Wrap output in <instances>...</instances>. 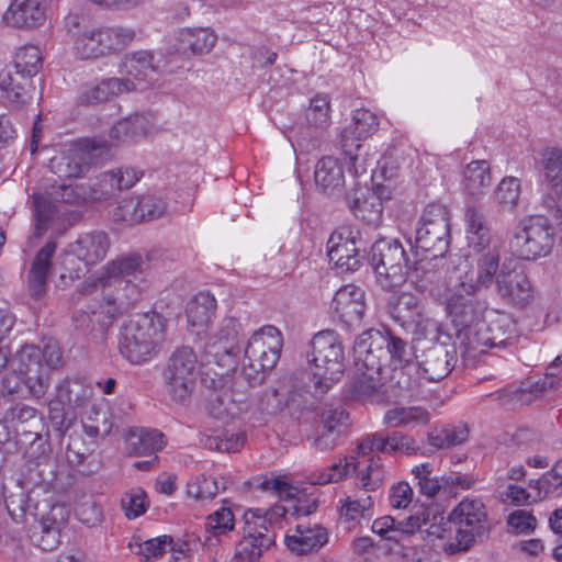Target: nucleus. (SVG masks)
<instances>
[{
  "mask_svg": "<svg viewBox=\"0 0 562 562\" xmlns=\"http://www.w3.org/2000/svg\"><path fill=\"white\" fill-rule=\"evenodd\" d=\"M314 179L317 187L326 193H333L344 187L345 177L341 166L334 157H323L315 166Z\"/></svg>",
  "mask_w": 562,
  "mask_h": 562,
  "instance_id": "obj_36",
  "label": "nucleus"
},
{
  "mask_svg": "<svg viewBox=\"0 0 562 562\" xmlns=\"http://www.w3.org/2000/svg\"><path fill=\"white\" fill-rule=\"evenodd\" d=\"M271 543V536L246 525L245 535L235 548L234 562H258Z\"/></svg>",
  "mask_w": 562,
  "mask_h": 562,
  "instance_id": "obj_33",
  "label": "nucleus"
},
{
  "mask_svg": "<svg viewBox=\"0 0 562 562\" xmlns=\"http://www.w3.org/2000/svg\"><path fill=\"white\" fill-rule=\"evenodd\" d=\"M109 247L108 235L103 232H90L79 235L65 250L64 266L69 270V277L79 278L81 272L80 269H76L72 274L71 269L67 267L69 261H71V257L83 262L86 267H90L105 258Z\"/></svg>",
  "mask_w": 562,
  "mask_h": 562,
  "instance_id": "obj_18",
  "label": "nucleus"
},
{
  "mask_svg": "<svg viewBox=\"0 0 562 562\" xmlns=\"http://www.w3.org/2000/svg\"><path fill=\"white\" fill-rule=\"evenodd\" d=\"M328 542L327 530L318 524H297L289 528L284 536L286 548L296 554L318 550Z\"/></svg>",
  "mask_w": 562,
  "mask_h": 562,
  "instance_id": "obj_22",
  "label": "nucleus"
},
{
  "mask_svg": "<svg viewBox=\"0 0 562 562\" xmlns=\"http://www.w3.org/2000/svg\"><path fill=\"white\" fill-rule=\"evenodd\" d=\"M200 370L194 349L177 347L170 355L164 371L167 392L175 402H184L192 393Z\"/></svg>",
  "mask_w": 562,
  "mask_h": 562,
  "instance_id": "obj_10",
  "label": "nucleus"
},
{
  "mask_svg": "<svg viewBox=\"0 0 562 562\" xmlns=\"http://www.w3.org/2000/svg\"><path fill=\"white\" fill-rule=\"evenodd\" d=\"M282 346L279 329L274 326H263L248 340L244 368L248 366L256 373L273 369L280 358Z\"/></svg>",
  "mask_w": 562,
  "mask_h": 562,
  "instance_id": "obj_12",
  "label": "nucleus"
},
{
  "mask_svg": "<svg viewBox=\"0 0 562 562\" xmlns=\"http://www.w3.org/2000/svg\"><path fill=\"white\" fill-rule=\"evenodd\" d=\"M56 251V243L47 241L35 255L27 272V286L34 299L46 292L47 279L52 270V260Z\"/></svg>",
  "mask_w": 562,
  "mask_h": 562,
  "instance_id": "obj_29",
  "label": "nucleus"
},
{
  "mask_svg": "<svg viewBox=\"0 0 562 562\" xmlns=\"http://www.w3.org/2000/svg\"><path fill=\"white\" fill-rule=\"evenodd\" d=\"M486 328L492 337V344H494L495 347H506L517 338L516 323L506 314L496 316L486 324Z\"/></svg>",
  "mask_w": 562,
  "mask_h": 562,
  "instance_id": "obj_49",
  "label": "nucleus"
},
{
  "mask_svg": "<svg viewBox=\"0 0 562 562\" xmlns=\"http://www.w3.org/2000/svg\"><path fill=\"white\" fill-rule=\"evenodd\" d=\"M450 237V213L441 204H429L416 229V245L434 257L441 256L448 249Z\"/></svg>",
  "mask_w": 562,
  "mask_h": 562,
  "instance_id": "obj_11",
  "label": "nucleus"
},
{
  "mask_svg": "<svg viewBox=\"0 0 562 562\" xmlns=\"http://www.w3.org/2000/svg\"><path fill=\"white\" fill-rule=\"evenodd\" d=\"M35 491L27 496L21 494L18 499L13 496L5 501L9 515L15 522L26 521V516L38 518L41 536L35 539L36 544L44 551H50L59 543L60 528L68 519V510L64 505L47 502L33 503Z\"/></svg>",
  "mask_w": 562,
  "mask_h": 562,
  "instance_id": "obj_6",
  "label": "nucleus"
},
{
  "mask_svg": "<svg viewBox=\"0 0 562 562\" xmlns=\"http://www.w3.org/2000/svg\"><path fill=\"white\" fill-rule=\"evenodd\" d=\"M239 334V323L234 317H224L212 331L202 338H206V349L217 348L216 352L223 351L229 353L234 347V342Z\"/></svg>",
  "mask_w": 562,
  "mask_h": 562,
  "instance_id": "obj_37",
  "label": "nucleus"
},
{
  "mask_svg": "<svg viewBox=\"0 0 562 562\" xmlns=\"http://www.w3.org/2000/svg\"><path fill=\"white\" fill-rule=\"evenodd\" d=\"M389 259L397 260L389 268V288H400L408 281L412 268L408 267V258L397 239L389 244Z\"/></svg>",
  "mask_w": 562,
  "mask_h": 562,
  "instance_id": "obj_44",
  "label": "nucleus"
},
{
  "mask_svg": "<svg viewBox=\"0 0 562 562\" xmlns=\"http://www.w3.org/2000/svg\"><path fill=\"white\" fill-rule=\"evenodd\" d=\"M120 314H122V304L111 294H104L89 307L88 312L78 313L74 319L82 330H93L95 323L103 329Z\"/></svg>",
  "mask_w": 562,
  "mask_h": 562,
  "instance_id": "obj_26",
  "label": "nucleus"
},
{
  "mask_svg": "<svg viewBox=\"0 0 562 562\" xmlns=\"http://www.w3.org/2000/svg\"><path fill=\"white\" fill-rule=\"evenodd\" d=\"M31 81L24 76L5 71L0 74V102L10 109H21L30 102Z\"/></svg>",
  "mask_w": 562,
  "mask_h": 562,
  "instance_id": "obj_31",
  "label": "nucleus"
},
{
  "mask_svg": "<svg viewBox=\"0 0 562 562\" xmlns=\"http://www.w3.org/2000/svg\"><path fill=\"white\" fill-rule=\"evenodd\" d=\"M454 537L447 541L443 551L456 554L470 550L477 538L488 531L487 512L480 498L464 497L451 512Z\"/></svg>",
  "mask_w": 562,
  "mask_h": 562,
  "instance_id": "obj_8",
  "label": "nucleus"
},
{
  "mask_svg": "<svg viewBox=\"0 0 562 562\" xmlns=\"http://www.w3.org/2000/svg\"><path fill=\"white\" fill-rule=\"evenodd\" d=\"M131 452L139 456H149L160 451L166 446L162 432L153 429L140 431L139 435H133L130 439Z\"/></svg>",
  "mask_w": 562,
  "mask_h": 562,
  "instance_id": "obj_52",
  "label": "nucleus"
},
{
  "mask_svg": "<svg viewBox=\"0 0 562 562\" xmlns=\"http://www.w3.org/2000/svg\"><path fill=\"white\" fill-rule=\"evenodd\" d=\"M391 340V362L392 373L389 381L400 389L413 387L411 373L416 370L415 364L411 362L412 353L407 350V344L401 338L394 337L389 333Z\"/></svg>",
  "mask_w": 562,
  "mask_h": 562,
  "instance_id": "obj_30",
  "label": "nucleus"
},
{
  "mask_svg": "<svg viewBox=\"0 0 562 562\" xmlns=\"http://www.w3.org/2000/svg\"><path fill=\"white\" fill-rule=\"evenodd\" d=\"M531 486L537 490L539 499L562 495V460L557 461L551 470L543 473Z\"/></svg>",
  "mask_w": 562,
  "mask_h": 562,
  "instance_id": "obj_53",
  "label": "nucleus"
},
{
  "mask_svg": "<svg viewBox=\"0 0 562 562\" xmlns=\"http://www.w3.org/2000/svg\"><path fill=\"white\" fill-rule=\"evenodd\" d=\"M520 195V182L515 177L504 178L497 186L495 199L504 210H513Z\"/></svg>",
  "mask_w": 562,
  "mask_h": 562,
  "instance_id": "obj_61",
  "label": "nucleus"
},
{
  "mask_svg": "<svg viewBox=\"0 0 562 562\" xmlns=\"http://www.w3.org/2000/svg\"><path fill=\"white\" fill-rule=\"evenodd\" d=\"M360 243L361 234L356 226H339L327 240L326 250L329 261L341 272L357 271L362 263Z\"/></svg>",
  "mask_w": 562,
  "mask_h": 562,
  "instance_id": "obj_14",
  "label": "nucleus"
},
{
  "mask_svg": "<svg viewBox=\"0 0 562 562\" xmlns=\"http://www.w3.org/2000/svg\"><path fill=\"white\" fill-rule=\"evenodd\" d=\"M167 335V318L149 312L136 315L122 328L120 352L131 364L148 363L160 351Z\"/></svg>",
  "mask_w": 562,
  "mask_h": 562,
  "instance_id": "obj_4",
  "label": "nucleus"
},
{
  "mask_svg": "<svg viewBox=\"0 0 562 562\" xmlns=\"http://www.w3.org/2000/svg\"><path fill=\"white\" fill-rule=\"evenodd\" d=\"M56 392L72 408L80 407L90 398L91 390L79 380H64Z\"/></svg>",
  "mask_w": 562,
  "mask_h": 562,
  "instance_id": "obj_55",
  "label": "nucleus"
},
{
  "mask_svg": "<svg viewBox=\"0 0 562 562\" xmlns=\"http://www.w3.org/2000/svg\"><path fill=\"white\" fill-rule=\"evenodd\" d=\"M139 178L140 173L131 167L104 172L100 176L97 183L100 187L99 193L102 195V199L110 196L114 194L115 191L130 189L139 180Z\"/></svg>",
  "mask_w": 562,
  "mask_h": 562,
  "instance_id": "obj_41",
  "label": "nucleus"
},
{
  "mask_svg": "<svg viewBox=\"0 0 562 562\" xmlns=\"http://www.w3.org/2000/svg\"><path fill=\"white\" fill-rule=\"evenodd\" d=\"M469 429L467 425H446L436 427L427 435V441L435 450L448 449L467 441Z\"/></svg>",
  "mask_w": 562,
  "mask_h": 562,
  "instance_id": "obj_43",
  "label": "nucleus"
},
{
  "mask_svg": "<svg viewBox=\"0 0 562 562\" xmlns=\"http://www.w3.org/2000/svg\"><path fill=\"white\" fill-rule=\"evenodd\" d=\"M143 272V259L138 255L119 258L104 266L97 277L89 278L80 286L81 294H92L98 289L128 284Z\"/></svg>",
  "mask_w": 562,
  "mask_h": 562,
  "instance_id": "obj_16",
  "label": "nucleus"
},
{
  "mask_svg": "<svg viewBox=\"0 0 562 562\" xmlns=\"http://www.w3.org/2000/svg\"><path fill=\"white\" fill-rule=\"evenodd\" d=\"M148 122L144 115L133 116L117 121L110 130V140L114 143L136 142L148 133Z\"/></svg>",
  "mask_w": 562,
  "mask_h": 562,
  "instance_id": "obj_39",
  "label": "nucleus"
},
{
  "mask_svg": "<svg viewBox=\"0 0 562 562\" xmlns=\"http://www.w3.org/2000/svg\"><path fill=\"white\" fill-rule=\"evenodd\" d=\"M101 33L106 55L124 49L135 38V31L133 29L120 25L101 26Z\"/></svg>",
  "mask_w": 562,
  "mask_h": 562,
  "instance_id": "obj_54",
  "label": "nucleus"
},
{
  "mask_svg": "<svg viewBox=\"0 0 562 562\" xmlns=\"http://www.w3.org/2000/svg\"><path fill=\"white\" fill-rule=\"evenodd\" d=\"M392 316L396 322H401L403 326L420 324L423 321V306L420 301L411 294L403 293L394 306Z\"/></svg>",
  "mask_w": 562,
  "mask_h": 562,
  "instance_id": "obj_48",
  "label": "nucleus"
},
{
  "mask_svg": "<svg viewBox=\"0 0 562 562\" xmlns=\"http://www.w3.org/2000/svg\"><path fill=\"white\" fill-rule=\"evenodd\" d=\"M205 527L215 536L225 535L235 527V518L231 508L221 507L207 516Z\"/></svg>",
  "mask_w": 562,
  "mask_h": 562,
  "instance_id": "obj_64",
  "label": "nucleus"
},
{
  "mask_svg": "<svg viewBox=\"0 0 562 562\" xmlns=\"http://www.w3.org/2000/svg\"><path fill=\"white\" fill-rule=\"evenodd\" d=\"M216 300L210 292H199L187 305V322L189 330L198 337L207 334L216 313Z\"/></svg>",
  "mask_w": 562,
  "mask_h": 562,
  "instance_id": "obj_23",
  "label": "nucleus"
},
{
  "mask_svg": "<svg viewBox=\"0 0 562 562\" xmlns=\"http://www.w3.org/2000/svg\"><path fill=\"white\" fill-rule=\"evenodd\" d=\"M432 471V467L428 462L415 465L412 469V474L417 480L419 493L429 498L437 496L441 490L440 480L431 476Z\"/></svg>",
  "mask_w": 562,
  "mask_h": 562,
  "instance_id": "obj_58",
  "label": "nucleus"
},
{
  "mask_svg": "<svg viewBox=\"0 0 562 562\" xmlns=\"http://www.w3.org/2000/svg\"><path fill=\"white\" fill-rule=\"evenodd\" d=\"M308 357L317 391L327 392L342 378L346 369L345 351L334 330H323L314 335Z\"/></svg>",
  "mask_w": 562,
  "mask_h": 562,
  "instance_id": "obj_7",
  "label": "nucleus"
},
{
  "mask_svg": "<svg viewBox=\"0 0 562 562\" xmlns=\"http://www.w3.org/2000/svg\"><path fill=\"white\" fill-rule=\"evenodd\" d=\"M385 337L380 330L363 331L355 341L353 352L358 361L362 362V373L359 379L351 382L347 394L350 398L383 404L385 401L384 367L386 351Z\"/></svg>",
  "mask_w": 562,
  "mask_h": 562,
  "instance_id": "obj_3",
  "label": "nucleus"
},
{
  "mask_svg": "<svg viewBox=\"0 0 562 562\" xmlns=\"http://www.w3.org/2000/svg\"><path fill=\"white\" fill-rule=\"evenodd\" d=\"M472 296L459 290V283L456 285V292L446 301V311L452 317V322L463 325L473 317L474 307L472 300L469 299Z\"/></svg>",
  "mask_w": 562,
  "mask_h": 562,
  "instance_id": "obj_50",
  "label": "nucleus"
},
{
  "mask_svg": "<svg viewBox=\"0 0 562 562\" xmlns=\"http://www.w3.org/2000/svg\"><path fill=\"white\" fill-rule=\"evenodd\" d=\"M122 217L131 223L151 221L165 214L166 201L156 194H146L140 198L125 200L121 205Z\"/></svg>",
  "mask_w": 562,
  "mask_h": 562,
  "instance_id": "obj_27",
  "label": "nucleus"
},
{
  "mask_svg": "<svg viewBox=\"0 0 562 562\" xmlns=\"http://www.w3.org/2000/svg\"><path fill=\"white\" fill-rule=\"evenodd\" d=\"M110 147L109 140L92 137L83 142V146H72L49 159L48 168L60 179H71L82 176L89 168V159L97 153H103Z\"/></svg>",
  "mask_w": 562,
  "mask_h": 562,
  "instance_id": "obj_13",
  "label": "nucleus"
},
{
  "mask_svg": "<svg viewBox=\"0 0 562 562\" xmlns=\"http://www.w3.org/2000/svg\"><path fill=\"white\" fill-rule=\"evenodd\" d=\"M330 310L348 326L360 324L366 311L364 292L353 284L341 286L334 295Z\"/></svg>",
  "mask_w": 562,
  "mask_h": 562,
  "instance_id": "obj_20",
  "label": "nucleus"
},
{
  "mask_svg": "<svg viewBox=\"0 0 562 562\" xmlns=\"http://www.w3.org/2000/svg\"><path fill=\"white\" fill-rule=\"evenodd\" d=\"M66 29L72 36V49L81 59H94L106 55L101 26L79 30L80 21L77 15L66 19Z\"/></svg>",
  "mask_w": 562,
  "mask_h": 562,
  "instance_id": "obj_19",
  "label": "nucleus"
},
{
  "mask_svg": "<svg viewBox=\"0 0 562 562\" xmlns=\"http://www.w3.org/2000/svg\"><path fill=\"white\" fill-rule=\"evenodd\" d=\"M492 184V173L487 160L469 162L461 176V187L464 193L473 198L485 194Z\"/></svg>",
  "mask_w": 562,
  "mask_h": 562,
  "instance_id": "obj_34",
  "label": "nucleus"
},
{
  "mask_svg": "<svg viewBox=\"0 0 562 562\" xmlns=\"http://www.w3.org/2000/svg\"><path fill=\"white\" fill-rule=\"evenodd\" d=\"M385 196L367 192L360 199H356L351 205L353 215L369 226L376 227L382 224Z\"/></svg>",
  "mask_w": 562,
  "mask_h": 562,
  "instance_id": "obj_40",
  "label": "nucleus"
},
{
  "mask_svg": "<svg viewBox=\"0 0 562 562\" xmlns=\"http://www.w3.org/2000/svg\"><path fill=\"white\" fill-rule=\"evenodd\" d=\"M11 368L24 379L32 396L44 397L49 387V376L42 362V352L38 347L22 346L11 359Z\"/></svg>",
  "mask_w": 562,
  "mask_h": 562,
  "instance_id": "obj_15",
  "label": "nucleus"
},
{
  "mask_svg": "<svg viewBox=\"0 0 562 562\" xmlns=\"http://www.w3.org/2000/svg\"><path fill=\"white\" fill-rule=\"evenodd\" d=\"M170 548H173V538L162 535L140 542L137 553L147 561H156L169 552Z\"/></svg>",
  "mask_w": 562,
  "mask_h": 562,
  "instance_id": "obj_59",
  "label": "nucleus"
},
{
  "mask_svg": "<svg viewBox=\"0 0 562 562\" xmlns=\"http://www.w3.org/2000/svg\"><path fill=\"white\" fill-rule=\"evenodd\" d=\"M454 357L446 348L438 346L429 349L419 369L423 376L428 381H440L446 378L453 368Z\"/></svg>",
  "mask_w": 562,
  "mask_h": 562,
  "instance_id": "obj_35",
  "label": "nucleus"
},
{
  "mask_svg": "<svg viewBox=\"0 0 562 562\" xmlns=\"http://www.w3.org/2000/svg\"><path fill=\"white\" fill-rule=\"evenodd\" d=\"M121 506L128 519H135L144 515L148 508L146 493L140 487H134L124 493Z\"/></svg>",
  "mask_w": 562,
  "mask_h": 562,
  "instance_id": "obj_60",
  "label": "nucleus"
},
{
  "mask_svg": "<svg viewBox=\"0 0 562 562\" xmlns=\"http://www.w3.org/2000/svg\"><path fill=\"white\" fill-rule=\"evenodd\" d=\"M180 47L192 55L209 54L215 46L217 36L209 27L184 29L180 32Z\"/></svg>",
  "mask_w": 562,
  "mask_h": 562,
  "instance_id": "obj_38",
  "label": "nucleus"
},
{
  "mask_svg": "<svg viewBox=\"0 0 562 562\" xmlns=\"http://www.w3.org/2000/svg\"><path fill=\"white\" fill-rule=\"evenodd\" d=\"M378 125V119L373 112L358 109L353 112L351 123L345 127V137L358 134L360 137L367 138L376 131Z\"/></svg>",
  "mask_w": 562,
  "mask_h": 562,
  "instance_id": "obj_57",
  "label": "nucleus"
},
{
  "mask_svg": "<svg viewBox=\"0 0 562 562\" xmlns=\"http://www.w3.org/2000/svg\"><path fill=\"white\" fill-rule=\"evenodd\" d=\"M251 486L260 488L263 492L272 493L284 504H276L269 509L249 508L245 512V524L250 528H257L268 532L269 527L280 525L281 521L289 520L291 517L307 516L316 508L315 502L306 504L302 499V491L292 484L289 477L284 475L266 474L255 477L250 482Z\"/></svg>",
  "mask_w": 562,
  "mask_h": 562,
  "instance_id": "obj_2",
  "label": "nucleus"
},
{
  "mask_svg": "<svg viewBox=\"0 0 562 562\" xmlns=\"http://www.w3.org/2000/svg\"><path fill=\"white\" fill-rule=\"evenodd\" d=\"M133 90H136V83L131 79L106 78L86 85L80 92L79 102L94 105Z\"/></svg>",
  "mask_w": 562,
  "mask_h": 562,
  "instance_id": "obj_25",
  "label": "nucleus"
},
{
  "mask_svg": "<svg viewBox=\"0 0 562 562\" xmlns=\"http://www.w3.org/2000/svg\"><path fill=\"white\" fill-rule=\"evenodd\" d=\"M228 481L225 477H210L204 474L192 476L187 483V495L198 502L213 499L217 493L227 488Z\"/></svg>",
  "mask_w": 562,
  "mask_h": 562,
  "instance_id": "obj_42",
  "label": "nucleus"
},
{
  "mask_svg": "<svg viewBox=\"0 0 562 562\" xmlns=\"http://www.w3.org/2000/svg\"><path fill=\"white\" fill-rule=\"evenodd\" d=\"M99 191L93 187H86L77 183H53L45 192L35 191L32 193V206L35 218L33 234L29 244L35 243L48 231L55 232L57 224L56 203L79 204L87 200H101Z\"/></svg>",
  "mask_w": 562,
  "mask_h": 562,
  "instance_id": "obj_5",
  "label": "nucleus"
},
{
  "mask_svg": "<svg viewBox=\"0 0 562 562\" xmlns=\"http://www.w3.org/2000/svg\"><path fill=\"white\" fill-rule=\"evenodd\" d=\"M389 554L400 557L403 562H439L437 554L428 548L400 543L395 536H389Z\"/></svg>",
  "mask_w": 562,
  "mask_h": 562,
  "instance_id": "obj_46",
  "label": "nucleus"
},
{
  "mask_svg": "<svg viewBox=\"0 0 562 562\" xmlns=\"http://www.w3.org/2000/svg\"><path fill=\"white\" fill-rule=\"evenodd\" d=\"M554 244V228L541 215L522 220L510 240L512 252L522 260H537L548 256Z\"/></svg>",
  "mask_w": 562,
  "mask_h": 562,
  "instance_id": "obj_9",
  "label": "nucleus"
},
{
  "mask_svg": "<svg viewBox=\"0 0 562 562\" xmlns=\"http://www.w3.org/2000/svg\"><path fill=\"white\" fill-rule=\"evenodd\" d=\"M467 239L470 249L469 255L487 252L491 249H499L497 240L492 236L485 216L475 207L465 211Z\"/></svg>",
  "mask_w": 562,
  "mask_h": 562,
  "instance_id": "obj_24",
  "label": "nucleus"
},
{
  "mask_svg": "<svg viewBox=\"0 0 562 562\" xmlns=\"http://www.w3.org/2000/svg\"><path fill=\"white\" fill-rule=\"evenodd\" d=\"M158 71V64L149 50H138L127 55L122 63V74L136 83V89L151 80Z\"/></svg>",
  "mask_w": 562,
  "mask_h": 562,
  "instance_id": "obj_32",
  "label": "nucleus"
},
{
  "mask_svg": "<svg viewBox=\"0 0 562 562\" xmlns=\"http://www.w3.org/2000/svg\"><path fill=\"white\" fill-rule=\"evenodd\" d=\"M472 262L470 268L459 277V290L468 295H475L481 289L488 288L499 267V249L468 255Z\"/></svg>",
  "mask_w": 562,
  "mask_h": 562,
  "instance_id": "obj_17",
  "label": "nucleus"
},
{
  "mask_svg": "<svg viewBox=\"0 0 562 562\" xmlns=\"http://www.w3.org/2000/svg\"><path fill=\"white\" fill-rule=\"evenodd\" d=\"M428 521L429 510L423 514V518L417 515H412L405 520H396L389 516V533L392 532L391 536H395V538L400 540V543H403L402 540H406L419 530L423 525H427Z\"/></svg>",
  "mask_w": 562,
  "mask_h": 562,
  "instance_id": "obj_56",
  "label": "nucleus"
},
{
  "mask_svg": "<svg viewBox=\"0 0 562 562\" xmlns=\"http://www.w3.org/2000/svg\"><path fill=\"white\" fill-rule=\"evenodd\" d=\"M42 53L35 45H24L20 47L14 56V67L16 75L32 77L38 72L42 67Z\"/></svg>",
  "mask_w": 562,
  "mask_h": 562,
  "instance_id": "obj_51",
  "label": "nucleus"
},
{
  "mask_svg": "<svg viewBox=\"0 0 562 562\" xmlns=\"http://www.w3.org/2000/svg\"><path fill=\"white\" fill-rule=\"evenodd\" d=\"M2 20L5 25L13 29H38L46 21V7L42 0H13Z\"/></svg>",
  "mask_w": 562,
  "mask_h": 562,
  "instance_id": "obj_21",
  "label": "nucleus"
},
{
  "mask_svg": "<svg viewBox=\"0 0 562 562\" xmlns=\"http://www.w3.org/2000/svg\"><path fill=\"white\" fill-rule=\"evenodd\" d=\"M429 420L430 413L422 406H395L389 409V426H423Z\"/></svg>",
  "mask_w": 562,
  "mask_h": 562,
  "instance_id": "obj_47",
  "label": "nucleus"
},
{
  "mask_svg": "<svg viewBox=\"0 0 562 562\" xmlns=\"http://www.w3.org/2000/svg\"><path fill=\"white\" fill-rule=\"evenodd\" d=\"M72 407L69 406L64 400L59 398V395L56 393L55 397L48 403V417L50 419L52 425L56 430L64 434L71 426V416L70 409Z\"/></svg>",
  "mask_w": 562,
  "mask_h": 562,
  "instance_id": "obj_62",
  "label": "nucleus"
},
{
  "mask_svg": "<svg viewBox=\"0 0 562 562\" xmlns=\"http://www.w3.org/2000/svg\"><path fill=\"white\" fill-rule=\"evenodd\" d=\"M330 119V102L327 94H317L311 99L306 110V120L319 127L328 125Z\"/></svg>",
  "mask_w": 562,
  "mask_h": 562,
  "instance_id": "obj_63",
  "label": "nucleus"
},
{
  "mask_svg": "<svg viewBox=\"0 0 562 562\" xmlns=\"http://www.w3.org/2000/svg\"><path fill=\"white\" fill-rule=\"evenodd\" d=\"M386 438L382 434H369L362 437L352 453L339 459L330 467L315 470L310 474V482L325 485L339 482L351 474L356 483L367 491L379 488L385 479L384 458Z\"/></svg>",
  "mask_w": 562,
  "mask_h": 562,
  "instance_id": "obj_1",
  "label": "nucleus"
},
{
  "mask_svg": "<svg viewBox=\"0 0 562 562\" xmlns=\"http://www.w3.org/2000/svg\"><path fill=\"white\" fill-rule=\"evenodd\" d=\"M542 165L544 180L562 200V149L547 148L542 154Z\"/></svg>",
  "mask_w": 562,
  "mask_h": 562,
  "instance_id": "obj_45",
  "label": "nucleus"
},
{
  "mask_svg": "<svg viewBox=\"0 0 562 562\" xmlns=\"http://www.w3.org/2000/svg\"><path fill=\"white\" fill-rule=\"evenodd\" d=\"M496 289L506 302L517 307H525L533 297L530 281L519 272L499 273L496 278Z\"/></svg>",
  "mask_w": 562,
  "mask_h": 562,
  "instance_id": "obj_28",
  "label": "nucleus"
}]
</instances>
